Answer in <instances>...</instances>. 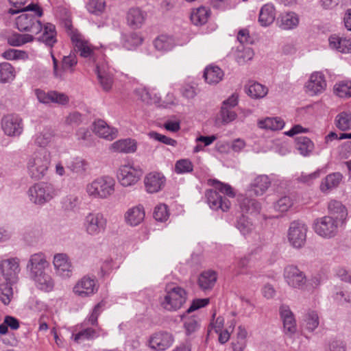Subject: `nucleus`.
Listing matches in <instances>:
<instances>
[{"label": "nucleus", "instance_id": "23", "mask_svg": "<svg viewBox=\"0 0 351 351\" xmlns=\"http://www.w3.org/2000/svg\"><path fill=\"white\" fill-rule=\"evenodd\" d=\"M95 72L102 88L106 91L109 90L113 84V75L108 64L106 62L98 64L96 66Z\"/></svg>", "mask_w": 351, "mask_h": 351}, {"label": "nucleus", "instance_id": "16", "mask_svg": "<svg viewBox=\"0 0 351 351\" xmlns=\"http://www.w3.org/2000/svg\"><path fill=\"white\" fill-rule=\"evenodd\" d=\"M52 60L53 75L56 78L60 79H62L64 73H74L75 66L77 64V58L74 53H70L68 56H63L60 68H58V61L53 55Z\"/></svg>", "mask_w": 351, "mask_h": 351}, {"label": "nucleus", "instance_id": "61", "mask_svg": "<svg viewBox=\"0 0 351 351\" xmlns=\"http://www.w3.org/2000/svg\"><path fill=\"white\" fill-rule=\"evenodd\" d=\"M61 204L65 210H73L79 205V198L76 195H69L62 199Z\"/></svg>", "mask_w": 351, "mask_h": 351}, {"label": "nucleus", "instance_id": "31", "mask_svg": "<svg viewBox=\"0 0 351 351\" xmlns=\"http://www.w3.org/2000/svg\"><path fill=\"white\" fill-rule=\"evenodd\" d=\"M271 184L269 177L266 175H260L254 178L250 184V191L256 196L263 195Z\"/></svg>", "mask_w": 351, "mask_h": 351}, {"label": "nucleus", "instance_id": "12", "mask_svg": "<svg viewBox=\"0 0 351 351\" xmlns=\"http://www.w3.org/2000/svg\"><path fill=\"white\" fill-rule=\"evenodd\" d=\"M1 127L3 134L9 137L20 136L24 130L23 121L17 114H8L1 120Z\"/></svg>", "mask_w": 351, "mask_h": 351}, {"label": "nucleus", "instance_id": "1", "mask_svg": "<svg viewBox=\"0 0 351 351\" xmlns=\"http://www.w3.org/2000/svg\"><path fill=\"white\" fill-rule=\"evenodd\" d=\"M32 11L35 15L30 13H22L16 19V26L21 32H29L38 34L42 30L43 34L38 37V40L49 47H52L57 41L55 26L51 23H47L43 27L40 20L38 19L43 15L42 8L36 3H30L23 10Z\"/></svg>", "mask_w": 351, "mask_h": 351}, {"label": "nucleus", "instance_id": "26", "mask_svg": "<svg viewBox=\"0 0 351 351\" xmlns=\"http://www.w3.org/2000/svg\"><path fill=\"white\" fill-rule=\"evenodd\" d=\"M276 15V8L272 3L263 5L259 11L258 22L261 27H268L275 21Z\"/></svg>", "mask_w": 351, "mask_h": 351}, {"label": "nucleus", "instance_id": "55", "mask_svg": "<svg viewBox=\"0 0 351 351\" xmlns=\"http://www.w3.org/2000/svg\"><path fill=\"white\" fill-rule=\"evenodd\" d=\"M293 205V199L291 197L285 195L276 201L274 208L281 213L288 211Z\"/></svg>", "mask_w": 351, "mask_h": 351}, {"label": "nucleus", "instance_id": "13", "mask_svg": "<svg viewBox=\"0 0 351 351\" xmlns=\"http://www.w3.org/2000/svg\"><path fill=\"white\" fill-rule=\"evenodd\" d=\"M20 271V261L16 257L4 259L0 262L1 274L8 282L16 283Z\"/></svg>", "mask_w": 351, "mask_h": 351}, {"label": "nucleus", "instance_id": "25", "mask_svg": "<svg viewBox=\"0 0 351 351\" xmlns=\"http://www.w3.org/2000/svg\"><path fill=\"white\" fill-rule=\"evenodd\" d=\"M147 13L138 8H132L127 13L128 25L133 29L141 28L145 23Z\"/></svg>", "mask_w": 351, "mask_h": 351}, {"label": "nucleus", "instance_id": "4", "mask_svg": "<svg viewBox=\"0 0 351 351\" xmlns=\"http://www.w3.org/2000/svg\"><path fill=\"white\" fill-rule=\"evenodd\" d=\"M115 180L110 176L99 177L86 186L87 195L95 199H107L115 191Z\"/></svg>", "mask_w": 351, "mask_h": 351}, {"label": "nucleus", "instance_id": "44", "mask_svg": "<svg viewBox=\"0 0 351 351\" xmlns=\"http://www.w3.org/2000/svg\"><path fill=\"white\" fill-rule=\"evenodd\" d=\"M335 126L341 131L351 130V112L343 111L339 113L335 119Z\"/></svg>", "mask_w": 351, "mask_h": 351}, {"label": "nucleus", "instance_id": "54", "mask_svg": "<svg viewBox=\"0 0 351 351\" xmlns=\"http://www.w3.org/2000/svg\"><path fill=\"white\" fill-rule=\"evenodd\" d=\"M236 227L243 235L249 234L254 228L252 223L243 215L237 219Z\"/></svg>", "mask_w": 351, "mask_h": 351}, {"label": "nucleus", "instance_id": "33", "mask_svg": "<svg viewBox=\"0 0 351 351\" xmlns=\"http://www.w3.org/2000/svg\"><path fill=\"white\" fill-rule=\"evenodd\" d=\"M343 176L339 172H335L328 174L322 180L319 188L324 193H329L331 190L337 188L342 180Z\"/></svg>", "mask_w": 351, "mask_h": 351}, {"label": "nucleus", "instance_id": "11", "mask_svg": "<svg viewBox=\"0 0 351 351\" xmlns=\"http://www.w3.org/2000/svg\"><path fill=\"white\" fill-rule=\"evenodd\" d=\"M307 232L308 226L304 221H291L287 230V240L290 245L295 249L303 247L306 243Z\"/></svg>", "mask_w": 351, "mask_h": 351}, {"label": "nucleus", "instance_id": "19", "mask_svg": "<svg viewBox=\"0 0 351 351\" xmlns=\"http://www.w3.org/2000/svg\"><path fill=\"white\" fill-rule=\"evenodd\" d=\"M205 195L211 209L221 210L223 212H227L230 209L231 204L229 199L222 197L215 189L207 190Z\"/></svg>", "mask_w": 351, "mask_h": 351}, {"label": "nucleus", "instance_id": "20", "mask_svg": "<svg viewBox=\"0 0 351 351\" xmlns=\"http://www.w3.org/2000/svg\"><path fill=\"white\" fill-rule=\"evenodd\" d=\"M97 291L95 278L84 276L73 287V292L77 295L86 298L93 295Z\"/></svg>", "mask_w": 351, "mask_h": 351}, {"label": "nucleus", "instance_id": "6", "mask_svg": "<svg viewBox=\"0 0 351 351\" xmlns=\"http://www.w3.org/2000/svg\"><path fill=\"white\" fill-rule=\"evenodd\" d=\"M58 191L51 183L41 182L34 184L27 191L29 201L43 206L57 196Z\"/></svg>", "mask_w": 351, "mask_h": 351}, {"label": "nucleus", "instance_id": "30", "mask_svg": "<svg viewBox=\"0 0 351 351\" xmlns=\"http://www.w3.org/2000/svg\"><path fill=\"white\" fill-rule=\"evenodd\" d=\"M111 150L119 153H134L136 151V141L131 138L121 139L114 142L110 146Z\"/></svg>", "mask_w": 351, "mask_h": 351}, {"label": "nucleus", "instance_id": "45", "mask_svg": "<svg viewBox=\"0 0 351 351\" xmlns=\"http://www.w3.org/2000/svg\"><path fill=\"white\" fill-rule=\"evenodd\" d=\"M285 125V121L280 117H267L264 120L258 121V126L261 128L271 130H282Z\"/></svg>", "mask_w": 351, "mask_h": 351}, {"label": "nucleus", "instance_id": "28", "mask_svg": "<svg viewBox=\"0 0 351 351\" xmlns=\"http://www.w3.org/2000/svg\"><path fill=\"white\" fill-rule=\"evenodd\" d=\"M280 316L283 321L285 332L287 335H292L296 331V324L293 314L288 306H282L280 309Z\"/></svg>", "mask_w": 351, "mask_h": 351}, {"label": "nucleus", "instance_id": "5", "mask_svg": "<svg viewBox=\"0 0 351 351\" xmlns=\"http://www.w3.org/2000/svg\"><path fill=\"white\" fill-rule=\"evenodd\" d=\"M50 162L51 154L49 151L40 149L34 152L27 164L30 177L36 180L42 179L47 173Z\"/></svg>", "mask_w": 351, "mask_h": 351}, {"label": "nucleus", "instance_id": "21", "mask_svg": "<svg viewBox=\"0 0 351 351\" xmlns=\"http://www.w3.org/2000/svg\"><path fill=\"white\" fill-rule=\"evenodd\" d=\"M326 87V82L324 76L319 72L312 73L305 86L306 93L311 96L321 94Z\"/></svg>", "mask_w": 351, "mask_h": 351}, {"label": "nucleus", "instance_id": "7", "mask_svg": "<svg viewBox=\"0 0 351 351\" xmlns=\"http://www.w3.org/2000/svg\"><path fill=\"white\" fill-rule=\"evenodd\" d=\"M69 34L74 45L75 51L78 53L82 58L95 62L97 52L98 51L99 53V50L90 44L77 30L70 29Z\"/></svg>", "mask_w": 351, "mask_h": 351}, {"label": "nucleus", "instance_id": "49", "mask_svg": "<svg viewBox=\"0 0 351 351\" xmlns=\"http://www.w3.org/2000/svg\"><path fill=\"white\" fill-rule=\"evenodd\" d=\"M267 88L258 82H254L250 84L247 90V95L255 99L264 97L267 94Z\"/></svg>", "mask_w": 351, "mask_h": 351}, {"label": "nucleus", "instance_id": "56", "mask_svg": "<svg viewBox=\"0 0 351 351\" xmlns=\"http://www.w3.org/2000/svg\"><path fill=\"white\" fill-rule=\"evenodd\" d=\"M199 320L196 317H189L184 319V328L186 335L195 332L199 328Z\"/></svg>", "mask_w": 351, "mask_h": 351}, {"label": "nucleus", "instance_id": "9", "mask_svg": "<svg viewBox=\"0 0 351 351\" xmlns=\"http://www.w3.org/2000/svg\"><path fill=\"white\" fill-rule=\"evenodd\" d=\"M341 222L333 216L327 215L316 219L313 223L315 232L324 239L335 237Z\"/></svg>", "mask_w": 351, "mask_h": 351}, {"label": "nucleus", "instance_id": "41", "mask_svg": "<svg viewBox=\"0 0 351 351\" xmlns=\"http://www.w3.org/2000/svg\"><path fill=\"white\" fill-rule=\"evenodd\" d=\"M239 202L240 208L243 213L253 214L258 213L261 210L260 203L254 199L241 197Z\"/></svg>", "mask_w": 351, "mask_h": 351}, {"label": "nucleus", "instance_id": "32", "mask_svg": "<svg viewBox=\"0 0 351 351\" xmlns=\"http://www.w3.org/2000/svg\"><path fill=\"white\" fill-rule=\"evenodd\" d=\"M66 168L73 173L77 176L85 174L88 167V162L80 157L71 158L66 162Z\"/></svg>", "mask_w": 351, "mask_h": 351}, {"label": "nucleus", "instance_id": "52", "mask_svg": "<svg viewBox=\"0 0 351 351\" xmlns=\"http://www.w3.org/2000/svg\"><path fill=\"white\" fill-rule=\"evenodd\" d=\"M104 306L103 302H99L95 306L91 314L84 321L83 325H91L95 328L99 327L98 325V317L102 311Z\"/></svg>", "mask_w": 351, "mask_h": 351}, {"label": "nucleus", "instance_id": "36", "mask_svg": "<svg viewBox=\"0 0 351 351\" xmlns=\"http://www.w3.org/2000/svg\"><path fill=\"white\" fill-rule=\"evenodd\" d=\"M328 208L330 216H333L335 219L339 220L341 223H344L347 215V210L341 202L337 200H331L328 203Z\"/></svg>", "mask_w": 351, "mask_h": 351}, {"label": "nucleus", "instance_id": "58", "mask_svg": "<svg viewBox=\"0 0 351 351\" xmlns=\"http://www.w3.org/2000/svg\"><path fill=\"white\" fill-rule=\"evenodd\" d=\"M326 172V168L318 169L315 171L306 174L302 173L298 178V180L300 182L305 183L307 184H311L315 180L318 178L321 174L325 173Z\"/></svg>", "mask_w": 351, "mask_h": 351}, {"label": "nucleus", "instance_id": "64", "mask_svg": "<svg viewBox=\"0 0 351 351\" xmlns=\"http://www.w3.org/2000/svg\"><path fill=\"white\" fill-rule=\"evenodd\" d=\"M50 103H55L59 105H66L69 102V97L67 95L58 91H50Z\"/></svg>", "mask_w": 351, "mask_h": 351}, {"label": "nucleus", "instance_id": "22", "mask_svg": "<svg viewBox=\"0 0 351 351\" xmlns=\"http://www.w3.org/2000/svg\"><path fill=\"white\" fill-rule=\"evenodd\" d=\"M56 273L62 278H69L73 271V266L65 254H57L53 261Z\"/></svg>", "mask_w": 351, "mask_h": 351}, {"label": "nucleus", "instance_id": "42", "mask_svg": "<svg viewBox=\"0 0 351 351\" xmlns=\"http://www.w3.org/2000/svg\"><path fill=\"white\" fill-rule=\"evenodd\" d=\"M217 280V274L213 271L203 272L199 277L198 284L199 287L204 290L211 289Z\"/></svg>", "mask_w": 351, "mask_h": 351}, {"label": "nucleus", "instance_id": "3", "mask_svg": "<svg viewBox=\"0 0 351 351\" xmlns=\"http://www.w3.org/2000/svg\"><path fill=\"white\" fill-rule=\"evenodd\" d=\"M165 292V295L160 299V304L167 311H177L186 302L187 292L178 285L173 283L168 284L166 285Z\"/></svg>", "mask_w": 351, "mask_h": 351}, {"label": "nucleus", "instance_id": "50", "mask_svg": "<svg viewBox=\"0 0 351 351\" xmlns=\"http://www.w3.org/2000/svg\"><path fill=\"white\" fill-rule=\"evenodd\" d=\"M305 328L310 332L315 330L319 326V319L318 314L316 311H308L304 318Z\"/></svg>", "mask_w": 351, "mask_h": 351}, {"label": "nucleus", "instance_id": "29", "mask_svg": "<svg viewBox=\"0 0 351 351\" xmlns=\"http://www.w3.org/2000/svg\"><path fill=\"white\" fill-rule=\"evenodd\" d=\"M299 17L293 12L282 13L278 19L279 27L285 30H289L295 28L299 24Z\"/></svg>", "mask_w": 351, "mask_h": 351}, {"label": "nucleus", "instance_id": "14", "mask_svg": "<svg viewBox=\"0 0 351 351\" xmlns=\"http://www.w3.org/2000/svg\"><path fill=\"white\" fill-rule=\"evenodd\" d=\"M107 335V332L101 327L91 328L82 324L80 326H76L75 331L72 333L71 339L77 343H80L85 341L93 340L100 336L106 337Z\"/></svg>", "mask_w": 351, "mask_h": 351}, {"label": "nucleus", "instance_id": "63", "mask_svg": "<svg viewBox=\"0 0 351 351\" xmlns=\"http://www.w3.org/2000/svg\"><path fill=\"white\" fill-rule=\"evenodd\" d=\"M154 217L156 221H165L169 218L167 206L165 204L156 206L154 210Z\"/></svg>", "mask_w": 351, "mask_h": 351}, {"label": "nucleus", "instance_id": "24", "mask_svg": "<svg viewBox=\"0 0 351 351\" xmlns=\"http://www.w3.org/2000/svg\"><path fill=\"white\" fill-rule=\"evenodd\" d=\"M93 132L101 138L112 141L117 136V130L110 128L104 121L99 119L93 123Z\"/></svg>", "mask_w": 351, "mask_h": 351}, {"label": "nucleus", "instance_id": "62", "mask_svg": "<svg viewBox=\"0 0 351 351\" xmlns=\"http://www.w3.org/2000/svg\"><path fill=\"white\" fill-rule=\"evenodd\" d=\"M220 116L223 124H228L237 117V113L232 108H228L227 106H221Z\"/></svg>", "mask_w": 351, "mask_h": 351}, {"label": "nucleus", "instance_id": "34", "mask_svg": "<svg viewBox=\"0 0 351 351\" xmlns=\"http://www.w3.org/2000/svg\"><path fill=\"white\" fill-rule=\"evenodd\" d=\"M328 40L331 49L343 53H351V39L343 38L334 34L330 36Z\"/></svg>", "mask_w": 351, "mask_h": 351}, {"label": "nucleus", "instance_id": "10", "mask_svg": "<svg viewBox=\"0 0 351 351\" xmlns=\"http://www.w3.org/2000/svg\"><path fill=\"white\" fill-rule=\"evenodd\" d=\"M142 176L143 171L140 167L128 162L119 167L117 177L121 186L129 187L135 185Z\"/></svg>", "mask_w": 351, "mask_h": 351}, {"label": "nucleus", "instance_id": "47", "mask_svg": "<svg viewBox=\"0 0 351 351\" xmlns=\"http://www.w3.org/2000/svg\"><path fill=\"white\" fill-rule=\"evenodd\" d=\"M15 78L14 67L8 62L0 64V82L8 83Z\"/></svg>", "mask_w": 351, "mask_h": 351}, {"label": "nucleus", "instance_id": "17", "mask_svg": "<svg viewBox=\"0 0 351 351\" xmlns=\"http://www.w3.org/2000/svg\"><path fill=\"white\" fill-rule=\"evenodd\" d=\"M174 337L170 332L159 331L153 334L149 339V346L155 351H164L172 346Z\"/></svg>", "mask_w": 351, "mask_h": 351}, {"label": "nucleus", "instance_id": "39", "mask_svg": "<svg viewBox=\"0 0 351 351\" xmlns=\"http://www.w3.org/2000/svg\"><path fill=\"white\" fill-rule=\"evenodd\" d=\"M121 43L124 48L128 50H132L142 44L143 38L137 33L131 32L122 35Z\"/></svg>", "mask_w": 351, "mask_h": 351}, {"label": "nucleus", "instance_id": "51", "mask_svg": "<svg viewBox=\"0 0 351 351\" xmlns=\"http://www.w3.org/2000/svg\"><path fill=\"white\" fill-rule=\"evenodd\" d=\"M34 37L32 34H14L9 36L8 41L12 46H21L26 43L32 42Z\"/></svg>", "mask_w": 351, "mask_h": 351}, {"label": "nucleus", "instance_id": "38", "mask_svg": "<svg viewBox=\"0 0 351 351\" xmlns=\"http://www.w3.org/2000/svg\"><path fill=\"white\" fill-rule=\"evenodd\" d=\"M210 15V10L204 6H201L192 11L191 20L195 25H202L208 21Z\"/></svg>", "mask_w": 351, "mask_h": 351}, {"label": "nucleus", "instance_id": "15", "mask_svg": "<svg viewBox=\"0 0 351 351\" xmlns=\"http://www.w3.org/2000/svg\"><path fill=\"white\" fill-rule=\"evenodd\" d=\"M283 276L287 284L293 289H302L306 282L305 274L295 265L287 266Z\"/></svg>", "mask_w": 351, "mask_h": 351}, {"label": "nucleus", "instance_id": "48", "mask_svg": "<svg viewBox=\"0 0 351 351\" xmlns=\"http://www.w3.org/2000/svg\"><path fill=\"white\" fill-rule=\"evenodd\" d=\"M334 92L339 97H351V80H343L335 84Z\"/></svg>", "mask_w": 351, "mask_h": 351}, {"label": "nucleus", "instance_id": "57", "mask_svg": "<svg viewBox=\"0 0 351 351\" xmlns=\"http://www.w3.org/2000/svg\"><path fill=\"white\" fill-rule=\"evenodd\" d=\"M105 6L104 0H89L86 4L88 11L95 15L101 14L104 11Z\"/></svg>", "mask_w": 351, "mask_h": 351}, {"label": "nucleus", "instance_id": "27", "mask_svg": "<svg viewBox=\"0 0 351 351\" xmlns=\"http://www.w3.org/2000/svg\"><path fill=\"white\" fill-rule=\"evenodd\" d=\"M145 218V210L142 205L129 208L124 215L125 221L131 226L140 224Z\"/></svg>", "mask_w": 351, "mask_h": 351}, {"label": "nucleus", "instance_id": "60", "mask_svg": "<svg viewBox=\"0 0 351 351\" xmlns=\"http://www.w3.org/2000/svg\"><path fill=\"white\" fill-rule=\"evenodd\" d=\"M210 182L218 192H221L230 197H234L235 196L233 189L230 185L222 183L217 180H213Z\"/></svg>", "mask_w": 351, "mask_h": 351}, {"label": "nucleus", "instance_id": "2", "mask_svg": "<svg viewBox=\"0 0 351 351\" xmlns=\"http://www.w3.org/2000/svg\"><path fill=\"white\" fill-rule=\"evenodd\" d=\"M49 266L46 256L38 252L31 255L26 267L36 287L45 292L52 291L54 287L52 278L46 272Z\"/></svg>", "mask_w": 351, "mask_h": 351}, {"label": "nucleus", "instance_id": "43", "mask_svg": "<svg viewBox=\"0 0 351 351\" xmlns=\"http://www.w3.org/2000/svg\"><path fill=\"white\" fill-rule=\"evenodd\" d=\"M254 53L251 47L241 45L238 47L234 53V58L237 62L239 64H244L251 60L254 57Z\"/></svg>", "mask_w": 351, "mask_h": 351}, {"label": "nucleus", "instance_id": "37", "mask_svg": "<svg viewBox=\"0 0 351 351\" xmlns=\"http://www.w3.org/2000/svg\"><path fill=\"white\" fill-rule=\"evenodd\" d=\"M204 77L208 84H216L222 80L223 72L219 66H209L205 69Z\"/></svg>", "mask_w": 351, "mask_h": 351}, {"label": "nucleus", "instance_id": "35", "mask_svg": "<svg viewBox=\"0 0 351 351\" xmlns=\"http://www.w3.org/2000/svg\"><path fill=\"white\" fill-rule=\"evenodd\" d=\"M54 131L50 128H45L34 137V144L40 147H46L52 142Z\"/></svg>", "mask_w": 351, "mask_h": 351}, {"label": "nucleus", "instance_id": "18", "mask_svg": "<svg viewBox=\"0 0 351 351\" xmlns=\"http://www.w3.org/2000/svg\"><path fill=\"white\" fill-rule=\"evenodd\" d=\"M143 183L148 193H155L163 189L166 184V178L162 173L153 171L145 176Z\"/></svg>", "mask_w": 351, "mask_h": 351}, {"label": "nucleus", "instance_id": "53", "mask_svg": "<svg viewBox=\"0 0 351 351\" xmlns=\"http://www.w3.org/2000/svg\"><path fill=\"white\" fill-rule=\"evenodd\" d=\"M12 285L13 284H11L8 282L0 285V300L5 305H8V304H10L12 298Z\"/></svg>", "mask_w": 351, "mask_h": 351}, {"label": "nucleus", "instance_id": "8", "mask_svg": "<svg viewBox=\"0 0 351 351\" xmlns=\"http://www.w3.org/2000/svg\"><path fill=\"white\" fill-rule=\"evenodd\" d=\"M107 223V219L102 213L92 211L84 216L82 226L88 235L97 237L106 231Z\"/></svg>", "mask_w": 351, "mask_h": 351}, {"label": "nucleus", "instance_id": "40", "mask_svg": "<svg viewBox=\"0 0 351 351\" xmlns=\"http://www.w3.org/2000/svg\"><path fill=\"white\" fill-rule=\"evenodd\" d=\"M295 147L303 156H308L314 149V143L306 136H299L296 138Z\"/></svg>", "mask_w": 351, "mask_h": 351}, {"label": "nucleus", "instance_id": "59", "mask_svg": "<svg viewBox=\"0 0 351 351\" xmlns=\"http://www.w3.org/2000/svg\"><path fill=\"white\" fill-rule=\"evenodd\" d=\"M193 170V165L189 159H180L176 162L175 172L178 174L190 173Z\"/></svg>", "mask_w": 351, "mask_h": 351}, {"label": "nucleus", "instance_id": "46", "mask_svg": "<svg viewBox=\"0 0 351 351\" xmlns=\"http://www.w3.org/2000/svg\"><path fill=\"white\" fill-rule=\"evenodd\" d=\"M154 45L158 51H168L173 49L174 42L171 37L166 35H160L154 40Z\"/></svg>", "mask_w": 351, "mask_h": 351}]
</instances>
